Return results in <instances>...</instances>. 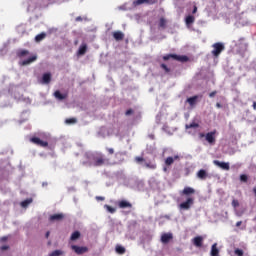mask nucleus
Masks as SVG:
<instances>
[{"label": "nucleus", "mask_w": 256, "mask_h": 256, "mask_svg": "<svg viewBox=\"0 0 256 256\" xmlns=\"http://www.w3.org/2000/svg\"><path fill=\"white\" fill-rule=\"evenodd\" d=\"M193 244L195 247H203V238L201 236H197L193 239Z\"/></svg>", "instance_id": "22"}, {"label": "nucleus", "mask_w": 256, "mask_h": 256, "mask_svg": "<svg viewBox=\"0 0 256 256\" xmlns=\"http://www.w3.org/2000/svg\"><path fill=\"white\" fill-rule=\"evenodd\" d=\"M213 50L211 51V55L215 57V59L219 58V55L225 51V45L221 42H216L212 45Z\"/></svg>", "instance_id": "3"}, {"label": "nucleus", "mask_w": 256, "mask_h": 256, "mask_svg": "<svg viewBox=\"0 0 256 256\" xmlns=\"http://www.w3.org/2000/svg\"><path fill=\"white\" fill-rule=\"evenodd\" d=\"M116 253H118V255H125V247L121 246V245H116L115 248Z\"/></svg>", "instance_id": "28"}, {"label": "nucleus", "mask_w": 256, "mask_h": 256, "mask_svg": "<svg viewBox=\"0 0 256 256\" xmlns=\"http://www.w3.org/2000/svg\"><path fill=\"white\" fill-rule=\"evenodd\" d=\"M33 203V198H28L20 203L21 207L23 209H27V207L30 206V204Z\"/></svg>", "instance_id": "24"}, {"label": "nucleus", "mask_w": 256, "mask_h": 256, "mask_svg": "<svg viewBox=\"0 0 256 256\" xmlns=\"http://www.w3.org/2000/svg\"><path fill=\"white\" fill-rule=\"evenodd\" d=\"M198 179H201L202 181H205L209 175L207 174V171L204 169H201L197 172Z\"/></svg>", "instance_id": "16"}, {"label": "nucleus", "mask_w": 256, "mask_h": 256, "mask_svg": "<svg viewBox=\"0 0 256 256\" xmlns=\"http://www.w3.org/2000/svg\"><path fill=\"white\" fill-rule=\"evenodd\" d=\"M92 167H103V165H109V159L105 158V155L101 152L93 153L91 156Z\"/></svg>", "instance_id": "2"}, {"label": "nucleus", "mask_w": 256, "mask_h": 256, "mask_svg": "<svg viewBox=\"0 0 256 256\" xmlns=\"http://www.w3.org/2000/svg\"><path fill=\"white\" fill-rule=\"evenodd\" d=\"M93 153L91 152H86L84 155H83V158H82V165H84V167H93Z\"/></svg>", "instance_id": "6"}, {"label": "nucleus", "mask_w": 256, "mask_h": 256, "mask_svg": "<svg viewBox=\"0 0 256 256\" xmlns=\"http://www.w3.org/2000/svg\"><path fill=\"white\" fill-rule=\"evenodd\" d=\"M167 23H168L167 19L161 17L158 21V28L163 30L167 29Z\"/></svg>", "instance_id": "18"}, {"label": "nucleus", "mask_w": 256, "mask_h": 256, "mask_svg": "<svg viewBox=\"0 0 256 256\" xmlns=\"http://www.w3.org/2000/svg\"><path fill=\"white\" fill-rule=\"evenodd\" d=\"M135 161H136V163H143V161H145V158H143L141 156H137V157H135Z\"/></svg>", "instance_id": "40"}, {"label": "nucleus", "mask_w": 256, "mask_h": 256, "mask_svg": "<svg viewBox=\"0 0 256 256\" xmlns=\"http://www.w3.org/2000/svg\"><path fill=\"white\" fill-rule=\"evenodd\" d=\"M185 23H186L187 27H189L190 25H193V23H195V16H193V15H188V16L185 18Z\"/></svg>", "instance_id": "23"}, {"label": "nucleus", "mask_w": 256, "mask_h": 256, "mask_svg": "<svg viewBox=\"0 0 256 256\" xmlns=\"http://www.w3.org/2000/svg\"><path fill=\"white\" fill-rule=\"evenodd\" d=\"M35 61H37V55H33V56L29 57L28 59L22 61L20 63V65H22V67H25L27 65H31V63H35Z\"/></svg>", "instance_id": "13"}, {"label": "nucleus", "mask_w": 256, "mask_h": 256, "mask_svg": "<svg viewBox=\"0 0 256 256\" xmlns=\"http://www.w3.org/2000/svg\"><path fill=\"white\" fill-rule=\"evenodd\" d=\"M125 115H126V116L133 115V109H128V110L125 112Z\"/></svg>", "instance_id": "43"}, {"label": "nucleus", "mask_w": 256, "mask_h": 256, "mask_svg": "<svg viewBox=\"0 0 256 256\" xmlns=\"http://www.w3.org/2000/svg\"><path fill=\"white\" fill-rule=\"evenodd\" d=\"M232 207H234V209H236V207H239V200H232Z\"/></svg>", "instance_id": "41"}, {"label": "nucleus", "mask_w": 256, "mask_h": 256, "mask_svg": "<svg viewBox=\"0 0 256 256\" xmlns=\"http://www.w3.org/2000/svg\"><path fill=\"white\" fill-rule=\"evenodd\" d=\"M254 221H256V216H255V218H254Z\"/></svg>", "instance_id": "55"}, {"label": "nucleus", "mask_w": 256, "mask_h": 256, "mask_svg": "<svg viewBox=\"0 0 256 256\" xmlns=\"http://www.w3.org/2000/svg\"><path fill=\"white\" fill-rule=\"evenodd\" d=\"M61 255H65V252H63L62 250H54L49 254V256H61Z\"/></svg>", "instance_id": "30"}, {"label": "nucleus", "mask_w": 256, "mask_h": 256, "mask_svg": "<svg viewBox=\"0 0 256 256\" xmlns=\"http://www.w3.org/2000/svg\"><path fill=\"white\" fill-rule=\"evenodd\" d=\"M63 219H65L63 213L54 214L49 217V221H63Z\"/></svg>", "instance_id": "15"}, {"label": "nucleus", "mask_w": 256, "mask_h": 256, "mask_svg": "<svg viewBox=\"0 0 256 256\" xmlns=\"http://www.w3.org/2000/svg\"><path fill=\"white\" fill-rule=\"evenodd\" d=\"M234 253H235V255H237V256H243V250H241V249H239V248L235 249V250H234Z\"/></svg>", "instance_id": "39"}, {"label": "nucleus", "mask_w": 256, "mask_h": 256, "mask_svg": "<svg viewBox=\"0 0 256 256\" xmlns=\"http://www.w3.org/2000/svg\"><path fill=\"white\" fill-rule=\"evenodd\" d=\"M157 3V0H144V4L146 5H155Z\"/></svg>", "instance_id": "38"}, {"label": "nucleus", "mask_w": 256, "mask_h": 256, "mask_svg": "<svg viewBox=\"0 0 256 256\" xmlns=\"http://www.w3.org/2000/svg\"><path fill=\"white\" fill-rule=\"evenodd\" d=\"M252 107H253L254 111H256V102L255 101L253 102Z\"/></svg>", "instance_id": "51"}, {"label": "nucleus", "mask_w": 256, "mask_h": 256, "mask_svg": "<svg viewBox=\"0 0 256 256\" xmlns=\"http://www.w3.org/2000/svg\"><path fill=\"white\" fill-rule=\"evenodd\" d=\"M192 13H193V15H195V13H197V7L196 6L193 7Z\"/></svg>", "instance_id": "47"}, {"label": "nucleus", "mask_w": 256, "mask_h": 256, "mask_svg": "<svg viewBox=\"0 0 256 256\" xmlns=\"http://www.w3.org/2000/svg\"><path fill=\"white\" fill-rule=\"evenodd\" d=\"M243 47H244V53H245V51H247V44H244Z\"/></svg>", "instance_id": "52"}, {"label": "nucleus", "mask_w": 256, "mask_h": 256, "mask_svg": "<svg viewBox=\"0 0 256 256\" xmlns=\"http://www.w3.org/2000/svg\"><path fill=\"white\" fill-rule=\"evenodd\" d=\"M104 207L106 208V210L108 211V213H115V211H117L115 208L111 207L110 205H104Z\"/></svg>", "instance_id": "34"}, {"label": "nucleus", "mask_w": 256, "mask_h": 256, "mask_svg": "<svg viewBox=\"0 0 256 256\" xmlns=\"http://www.w3.org/2000/svg\"><path fill=\"white\" fill-rule=\"evenodd\" d=\"M217 246H218L217 243H214L211 246L210 256H219V248Z\"/></svg>", "instance_id": "20"}, {"label": "nucleus", "mask_w": 256, "mask_h": 256, "mask_svg": "<svg viewBox=\"0 0 256 256\" xmlns=\"http://www.w3.org/2000/svg\"><path fill=\"white\" fill-rule=\"evenodd\" d=\"M180 195H185L186 201L179 204V209L183 211H189L193 205H195V198L191 197V195H195V189L189 186L184 187L182 191H180Z\"/></svg>", "instance_id": "1"}, {"label": "nucleus", "mask_w": 256, "mask_h": 256, "mask_svg": "<svg viewBox=\"0 0 256 256\" xmlns=\"http://www.w3.org/2000/svg\"><path fill=\"white\" fill-rule=\"evenodd\" d=\"M96 199L97 201H105V197L103 196H97Z\"/></svg>", "instance_id": "44"}, {"label": "nucleus", "mask_w": 256, "mask_h": 256, "mask_svg": "<svg viewBox=\"0 0 256 256\" xmlns=\"http://www.w3.org/2000/svg\"><path fill=\"white\" fill-rule=\"evenodd\" d=\"M47 37V34L45 32H42L35 36L36 43H40V41H43Z\"/></svg>", "instance_id": "27"}, {"label": "nucleus", "mask_w": 256, "mask_h": 256, "mask_svg": "<svg viewBox=\"0 0 256 256\" xmlns=\"http://www.w3.org/2000/svg\"><path fill=\"white\" fill-rule=\"evenodd\" d=\"M119 209H133V204L127 200H120L117 202Z\"/></svg>", "instance_id": "9"}, {"label": "nucleus", "mask_w": 256, "mask_h": 256, "mask_svg": "<svg viewBox=\"0 0 256 256\" xmlns=\"http://www.w3.org/2000/svg\"><path fill=\"white\" fill-rule=\"evenodd\" d=\"M169 59H174V61H179L180 63H187L189 61V57L185 55L167 54L163 56V61H169Z\"/></svg>", "instance_id": "4"}, {"label": "nucleus", "mask_w": 256, "mask_h": 256, "mask_svg": "<svg viewBox=\"0 0 256 256\" xmlns=\"http://www.w3.org/2000/svg\"><path fill=\"white\" fill-rule=\"evenodd\" d=\"M31 143L38 147H49V142L41 140L39 137L30 138Z\"/></svg>", "instance_id": "7"}, {"label": "nucleus", "mask_w": 256, "mask_h": 256, "mask_svg": "<svg viewBox=\"0 0 256 256\" xmlns=\"http://www.w3.org/2000/svg\"><path fill=\"white\" fill-rule=\"evenodd\" d=\"M145 167H146L147 169H157V164L151 163V162H146V163H145Z\"/></svg>", "instance_id": "32"}, {"label": "nucleus", "mask_w": 256, "mask_h": 256, "mask_svg": "<svg viewBox=\"0 0 256 256\" xmlns=\"http://www.w3.org/2000/svg\"><path fill=\"white\" fill-rule=\"evenodd\" d=\"M173 239V234L172 233H164L161 235V243H164V245H167L169 241Z\"/></svg>", "instance_id": "12"}, {"label": "nucleus", "mask_w": 256, "mask_h": 256, "mask_svg": "<svg viewBox=\"0 0 256 256\" xmlns=\"http://www.w3.org/2000/svg\"><path fill=\"white\" fill-rule=\"evenodd\" d=\"M76 21H83V18L81 16L76 17Z\"/></svg>", "instance_id": "50"}, {"label": "nucleus", "mask_w": 256, "mask_h": 256, "mask_svg": "<svg viewBox=\"0 0 256 256\" xmlns=\"http://www.w3.org/2000/svg\"><path fill=\"white\" fill-rule=\"evenodd\" d=\"M215 95H217V91H213V92H211L210 94H209V97H215Z\"/></svg>", "instance_id": "45"}, {"label": "nucleus", "mask_w": 256, "mask_h": 256, "mask_svg": "<svg viewBox=\"0 0 256 256\" xmlns=\"http://www.w3.org/2000/svg\"><path fill=\"white\" fill-rule=\"evenodd\" d=\"M85 53H87V44L83 43L78 51H77V55H85Z\"/></svg>", "instance_id": "25"}, {"label": "nucleus", "mask_w": 256, "mask_h": 256, "mask_svg": "<svg viewBox=\"0 0 256 256\" xmlns=\"http://www.w3.org/2000/svg\"><path fill=\"white\" fill-rule=\"evenodd\" d=\"M198 127H199V123H196V122L186 124V129H197Z\"/></svg>", "instance_id": "31"}, {"label": "nucleus", "mask_w": 256, "mask_h": 256, "mask_svg": "<svg viewBox=\"0 0 256 256\" xmlns=\"http://www.w3.org/2000/svg\"><path fill=\"white\" fill-rule=\"evenodd\" d=\"M213 163L217 167H220V169H224V171H229V169H230L229 163H227V162H220L219 160H214Z\"/></svg>", "instance_id": "10"}, {"label": "nucleus", "mask_w": 256, "mask_h": 256, "mask_svg": "<svg viewBox=\"0 0 256 256\" xmlns=\"http://www.w3.org/2000/svg\"><path fill=\"white\" fill-rule=\"evenodd\" d=\"M197 99H199V96H192L187 98L186 102L189 103L190 107H195L197 105Z\"/></svg>", "instance_id": "19"}, {"label": "nucleus", "mask_w": 256, "mask_h": 256, "mask_svg": "<svg viewBox=\"0 0 256 256\" xmlns=\"http://www.w3.org/2000/svg\"><path fill=\"white\" fill-rule=\"evenodd\" d=\"M145 4V0H135L133 2L134 7H139V5Z\"/></svg>", "instance_id": "35"}, {"label": "nucleus", "mask_w": 256, "mask_h": 256, "mask_svg": "<svg viewBox=\"0 0 256 256\" xmlns=\"http://www.w3.org/2000/svg\"><path fill=\"white\" fill-rule=\"evenodd\" d=\"M160 67L165 71V73H171V69L167 67L166 64H161Z\"/></svg>", "instance_id": "36"}, {"label": "nucleus", "mask_w": 256, "mask_h": 256, "mask_svg": "<svg viewBox=\"0 0 256 256\" xmlns=\"http://www.w3.org/2000/svg\"><path fill=\"white\" fill-rule=\"evenodd\" d=\"M216 107H217L218 109H221V107H222L221 103L217 102V103H216Z\"/></svg>", "instance_id": "49"}, {"label": "nucleus", "mask_w": 256, "mask_h": 256, "mask_svg": "<svg viewBox=\"0 0 256 256\" xmlns=\"http://www.w3.org/2000/svg\"><path fill=\"white\" fill-rule=\"evenodd\" d=\"M238 217H241V214L237 213Z\"/></svg>", "instance_id": "54"}, {"label": "nucleus", "mask_w": 256, "mask_h": 256, "mask_svg": "<svg viewBox=\"0 0 256 256\" xmlns=\"http://www.w3.org/2000/svg\"><path fill=\"white\" fill-rule=\"evenodd\" d=\"M68 96H69V95H68L67 93L62 94L61 91H59V90H56V91L54 92V97H55V99H57L58 101H63V100H65V99H67Z\"/></svg>", "instance_id": "14"}, {"label": "nucleus", "mask_w": 256, "mask_h": 256, "mask_svg": "<svg viewBox=\"0 0 256 256\" xmlns=\"http://www.w3.org/2000/svg\"><path fill=\"white\" fill-rule=\"evenodd\" d=\"M17 57L21 58V57H27V55H29V50H25V49H20L17 51L16 53Z\"/></svg>", "instance_id": "26"}, {"label": "nucleus", "mask_w": 256, "mask_h": 256, "mask_svg": "<svg viewBox=\"0 0 256 256\" xmlns=\"http://www.w3.org/2000/svg\"><path fill=\"white\" fill-rule=\"evenodd\" d=\"M65 123H67L68 125L77 123V118H68L65 120Z\"/></svg>", "instance_id": "33"}, {"label": "nucleus", "mask_w": 256, "mask_h": 256, "mask_svg": "<svg viewBox=\"0 0 256 256\" xmlns=\"http://www.w3.org/2000/svg\"><path fill=\"white\" fill-rule=\"evenodd\" d=\"M7 249H9V246H2V247H1V250H2V251H7Z\"/></svg>", "instance_id": "46"}, {"label": "nucleus", "mask_w": 256, "mask_h": 256, "mask_svg": "<svg viewBox=\"0 0 256 256\" xmlns=\"http://www.w3.org/2000/svg\"><path fill=\"white\" fill-rule=\"evenodd\" d=\"M42 83L49 85L51 83V73H44L42 76Z\"/></svg>", "instance_id": "21"}, {"label": "nucleus", "mask_w": 256, "mask_h": 256, "mask_svg": "<svg viewBox=\"0 0 256 256\" xmlns=\"http://www.w3.org/2000/svg\"><path fill=\"white\" fill-rule=\"evenodd\" d=\"M112 37L115 39V41H123L125 39V33L122 31H114L112 33Z\"/></svg>", "instance_id": "11"}, {"label": "nucleus", "mask_w": 256, "mask_h": 256, "mask_svg": "<svg viewBox=\"0 0 256 256\" xmlns=\"http://www.w3.org/2000/svg\"><path fill=\"white\" fill-rule=\"evenodd\" d=\"M79 237H81V232L75 231L72 233V235L70 237V241H77V239H79Z\"/></svg>", "instance_id": "29"}, {"label": "nucleus", "mask_w": 256, "mask_h": 256, "mask_svg": "<svg viewBox=\"0 0 256 256\" xmlns=\"http://www.w3.org/2000/svg\"><path fill=\"white\" fill-rule=\"evenodd\" d=\"M215 135H217V130L208 132V133H199V139H203V137H205L207 143H209V145H215Z\"/></svg>", "instance_id": "5"}, {"label": "nucleus", "mask_w": 256, "mask_h": 256, "mask_svg": "<svg viewBox=\"0 0 256 256\" xmlns=\"http://www.w3.org/2000/svg\"><path fill=\"white\" fill-rule=\"evenodd\" d=\"M106 150L108 151L109 155H113V153H115V149L113 148H106Z\"/></svg>", "instance_id": "42"}, {"label": "nucleus", "mask_w": 256, "mask_h": 256, "mask_svg": "<svg viewBox=\"0 0 256 256\" xmlns=\"http://www.w3.org/2000/svg\"><path fill=\"white\" fill-rule=\"evenodd\" d=\"M248 179H249V178L247 177L246 174H241V175H240V181H241L242 183H247Z\"/></svg>", "instance_id": "37"}, {"label": "nucleus", "mask_w": 256, "mask_h": 256, "mask_svg": "<svg viewBox=\"0 0 256 256\" xmlns=\"http://www.w3.org/2000/svg\"><path fill=\"white\" fill-rule=\"evenodd\" d=\"M50 232H46V239H49Z\"/></svg>", "instance_id": "53"}, {"label": "nucleus", "mask_w": 256, "mask_h": 256, "mask_svg": "<svg viewBox=\"0 0 256 256\" xmlns=\"http://www.w3.org/2000/svg\"><path fill=\"white\" fill-rule=\"evenodd\" d=\"M242 224H243L242 221H238V222L236 223V227H241Z\"/></svg>", "instance_id": "48"}, {"label": "nucleus", "mask_w": 256, "mask_h": 256, "mask_svg": "<svg viewBox=\"0 0 256 256\" xmlns=\"http://www.w3.org/2000/svg\"><path fill=\"white\" fill-rule=\"evenodd\" d=\"M175 161H179V155H175L174 157H167L165 160V165H173Z\"/></svg>", "instance_id": "17"}, {"label": "nucleus", "mask_w": 256, "mask_h": 256, "mask_svg": "<svg viewBox=\"0 0 256 256\" xmlns=\"http://www.w3.org/2000/svg\"><path fill=\"white\" fill-rule=\"evenodd\" d=\"M71 249L77 254V255H83V253H87L89 251V248L83 247V246H77L72 245Z\"/></svg>", "instance_id": "8"}]
</instances>
